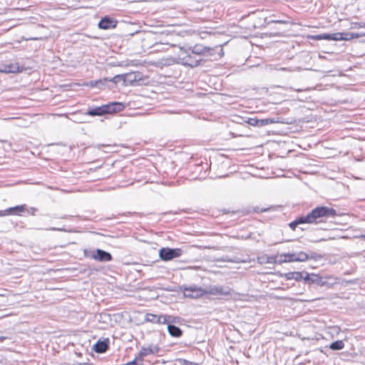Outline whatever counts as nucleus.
<instances>
[{
	"label": "nucleus",
	"mask_w": 365,
	"mask_h": 365,
	"mask_svg": "<svg viewBox=\"0 0 365 365\" xmlns=\"http://www.w3.org/2000/svg\"><path fill=\"white\" fill-rule=\"evenodd\" d=\"M159 350L160 349L157 345L150 344L148 346H143L138 355L139 356V359L143 361L145 356L158 354Z\"/></svg>",
	"instance_id": "nucleus-10"
},
{
	"label": "nucleus",
	"mask_w": 365,
	"mask_h": 365,
	"mask_svg": "<svg viewBox=\"0 0 365 365\" xmlns=\"http://www.w3.org/2000/svg\"><path fill=\"white\" fill-rule=\"evenodd\" d=\"M247 123L252 126L259 127V119H257L256 118H248V120H247Z\"/></svg>",
	"instance_id": "nucleus-30"
},
{
	"label": "nucleus",
	"mask_w": 365,
	"mask_h": 365,
	"mask_svg": "<svg viewBox=\"0 0 365 365\" xmlns=\"http://www.w3.org/2000/svg\"><path fill=\"white\" fill-rule=\"evenodd\" d=\"M274 22H277V23H283L282 21H274Z\"/></svg>",
	"instance_id": "nucleus-40"
},
{
	"label": "nucleus",
	"mask_w": 365,
	"mask_h": 365,
	"mask_svg": "<svg viewBox=\"0 0 365 365\" xmlns=\"http://www.w3.org/2000/svg\"><path fill=\"white\" fill-rule=\"evenodd\" d=\"M180 289L185 297L192 299L201 297L206 294V290L196 285H191L190 287H181Z\"/></svg>",
	"instance_id": "nucleus-4"
},
{
	"label": "nucleus",
	"mask_w": 365,
	"mask_h": 365,
	"mask_svg": "<svg viewBox=\"0 0 365 365\" xmlns=\"http://www.w3.org/2000/svg\"><path fill=\"white\" fill-rule=\"evenodd\" d=\"M108 113H112L119 112L123 110L124 106L122 103L112 102L108 104H105Z\"/></svg>",
	"instance_id": "nucleus-16"
},
{
	"label": "nucleus",
	"mask_w": 365,
	"mask_h": 365,
	"mask_svg": "<svg viewBox=\"0 0 365 365\" xmlns=\"http://www.w3.org/2000/svg\"><path fill=\"white\" fill-rule=\"evenodd\" d=\"M171 317L168 315H159L157 324H165L170 322Z\"/></svg>",
	"instance_id": "nucleus-26"
},
{
	"label": "nucleus",
	"mask_w": 365,
	"mask_h": 365,
	"mask_svg": "<svg viewBox=\"0 0 365 365\" xmlns=\"http://www.w3.org/2000/svg\"><path fill=\"white\" fill-rule=\"evenodd\" d=\"M6 339L5 336H0V341H3Z\"/></svg>",
	"instance_id": "nucleus-39"
},
{
	"label": "nucleus",
	"mask_w": 365,
	"mask_h": 365,
	"mask_svg": "<svg viewBox=\"0 0 365 365\" xmlns=\"http://www.w3.org/2000/svg\"><path fill=\"white\" fill-rule=\"evenodd\" d=\"M158 316L159 315L148 313L145 316V320L146 322H149L156 323L157 324Z\"/></svg>",
	"instance_id": "nucleus-27"
},
{
	"label": "nucleus",
	"mask_w": 365,
	"mask_h": 365,
	"mask_svg": "<svg viewBox=\"0 0 365 365\" xmlns=\"http://www.w3.org/2000/svg\"><path fill=\"white\" fill-rule=\"evenodd\" d=\"M257 262L260 264H270V263L276 264V261L274 259V256H269L267 255L258 257Z\"/></svg>",
	"instance_id": "nucleus-20"
},
{
	"label": "nucleus",
	"mask_w": 365,
	"mask_h": 365,
	"mask_svg": "<svg viewBox=\"0 0 365 365\" xmlns=\"http://www.w3.org/2000/svg\"><path fill=\"white\" fill-rule=\"evenodd\" d=\"M360 35L354 33H334V34H324L320 35L312 36L311 38L314 40H349L353 38H358Z\"/></svg>",
	"instance_id": "nucleus-3"
},
{
	"label": "nucleus",
	"mask_w": 365,
	"mask_h": 365,
	"mask_svg": "<svg viewBox=\"0 0 365 365\" xmlns=\"http://www.w3.org/2000/svg\"><path fill=\"white\" fill-rule=\"evenodd\" d=\"M198 56L195 55L190 49H184L180 48V51L178 55V58L172 59V63H178L185 66L190 67H195L199 65V63L202 61V58H197Z\"/></svg>",
	"instance_id": "nucleus-2"
},
{
	"label": "nucleus",
	"mask_w": 365,
	"mask_h": 365,
	"mask_svg": "<svg viewBox=\"0 0 365 365\" xmlns=\"http://www.w3.org/2000/svg\"><path fill=\"white\" fill-rule=\"evenodd\" d=\"M287 262H297L296 252L285 254Z\"/></svg>",
	"instance_id": "nucleus-29"
},
{
	"label": "nucleus",
	"mask_w": 365,
	"mask_h": 365,
	"mask_svg": "<svg viewBox=\"0 0 365 365\" xmlns=\"http://www.w3.org/2000/svg\"><path fill=\"white\" fill-rule=\"evenodd\" d=\"M233 293V290L228 287H223L222 285H214L210 286L206 294L211 295H222V296H231Z\"/></svg>",
	"instance_id": "nucleus-8"
},
{
	"label": "nucleus",
	"mask_w": 365,
	"mask_h": 365,
	"mask_svg": "<svg viewBox=\"0 0 365 365\" xmlns=\"http://www.w3.org/2000/svg\"><path fill=\"white\" fill-rule=\"evenodd\" d=\"M364 237H365V235H364Z\"/></svg>",
	"instance_id": "nucleus-42"
},
{
	"label": "nucleus",
	"mask_w": 365,
	"mask_h": 365,
	"mask_svg": "<svg viewBox=\"0 0 365 365\" xmlns=\"http://www.w3.org/2000/svg\"><path fill=\"white\" fill-rule=\"evenodd\" d=\"M108 113V110H106V105H103L101 106H98L92 109H89L86 114L91 115V116H101L104 114Z\"/></svg>",
	"instance_id": "nucleus-17"
},
{
	"label": "nucleus",
	"mask_w": 365,
	"mask_h": 365,
	"mask_svg": "<svg viewBox=\"0 0 365 365\" xmlns=\"http://www.w3.org/2000/svg\"><path fill=\"white\" fill-rule=\"evenodd\" d=\"M336 215V210L325 206L317 207L305 215L307 224H318Z\"/></svg>",
	"instance_id": "nucleus-1"
},
{
	"label": "nucleus",
	"mask_w": 365,
	"mask_h": 365,
	"mask_svg": "<svg viewBox=\"0 0 365 365\" xmlns=\"http://www.w3.org/2000/svg\"><path fill=\"white\" fill-rule=\"evenodd\" d=\"M295 91H298V92L304 91V90H302V89H295ZM304 91H309V89L307 88V89H304Z\"/></svg>",
	"instance_id": "nucleus-37"
},
{
	"label": "nucleus",
	"mask_w": 365,
	"mask_h": 365,
	"mask_svg": "<svg viewBox=\"0 0 365 365\" xmlns=\"http://www.w3.org/2000/svg\"><path fill=\"white\" fill-rule=\"evenodd\" d=\"M49 230H62L61 229L54 228V227H53V228H50Z\"/></svg>",
	"instance_id": "nucleus-38"
},
{
	"label": "nucleus",
	"mask_w": 365,
	"mask_h": 365,
	"mask_svg": "<svg viewBox=\"0 0 365 365\" xmlns=\"http://www.w3.org/2000/svg\"><path fill=\"white\" fill-rule=\"evenodd\" d=\"M284 277L288 280L294 279L296 281H299L303 278L302 274L299 272H288L284 274Z\"/></svg>",
	"instance_id": "nucleus-21"
},
{
	"label": "nucleus",
	"mask_w": 365,
	"mask_h": 365,
	"mask_svg": "<svg viewBox=\"0 0 365 365\" xmlns=\"http://www.w3.org/2000/svg\"><path fill=\"white\" fill-rule=\"evenodd\" d=\"M120 80L123 81V74L121 75H116L113 78L108 79L107 81H111L114 83H117Z\"/></svg>",
	"instance_id": "nucleus-31"
},
{
	"label": "nucleus",
	"mask_w": 365,
	"mask_h": 365,
	"mask_svg": "<svg viewBox=\"0 0 365 365\" xmlns=\"http://www.w3.org/2000/svg\"><path fill=\"white\" fill-rule=\"evenodd\" d=\"M182 251L179 248L172 249L168 247H163L161 248L159 251L160 258L163 261H168L174 258L179 257L182 255Z\"/></svg>",
	"instance_id": "nucleus-5"
},
{
	"label": "nucleus",
	"mask_w": 365,
	"mask_h": 365,
	"mask_svg": "<svg viewBox=\"0 0 365 365\" xmlns=\"http://www.w3.org/2000/svg\"><path fill=\"white\" fill-rule=\"evenodd\" d=\"M195 55L198 56L197 58H201L202 55L211 56L212 55L213 48L203 46L201 45H196L192 48H189Z\"/></svg>",
	"instance_id": "nucleus-9"
},
{
	"label": "nucleus",
	"mask_w": 365,
	"mask_h": 365,
	"mask_svg": "<svg viewBox=\"0 0 365 365\" xmlns=\"http://www.w3.org/2000/svg\"><path fill=\"white\" fill-rule=\"evenodd\" d=\"M25 210V205H17L10 207L6 210L0 211V216H4L9 214H19Z\"/></svg>",
	"instance_id": "nucleus-18"
},
{
	"label": "nucleus",
	"mask_w": 365,
	"mask_h": 365,
	"mask_svg": "<svg viewBox=\"0 0 365 365\" xmlns=\"http://www.w3.org/2000/svg\"><path fill=\"white\" fill-rule=\"evenodd\" d=\"M180 364L181 365H197L196 363H194V362H192V361H189L186 359H181L180 361Z\"/></svg>",
	"instance_id": "nucleus-32"
},
{
	"label": "nucleus",
	"mask_w": 365,
	"mask_h": 365,
	"mask_svg": "<svg viewBox=\"0 0 365 365\" xmlns=\"http://www.w3.org/2000/svg\"><path fill=\"white\" fill-rule=\"evenodd\" d=\"M125 65L126 66H138L139 65H140V63L138 61H136V60H133V61H130Z\"/></svg>",
	"instance_id": "nucleus-33"
},
{
	"label": "nucleus",
	"mask_w": 365,
	"mask_h": 365,
	"mask_svg": "<svg viewBox=\"0 0 365 365\" xmlns=\"http://www.w3.org/2000/svg\"><path fill=\"white\" fill-rule=\"evenodd\" d=\"M304 280L305 282H311V275L307 274V276L304 278Z\"/></svg>",
	"instance_id": "nucleus-34"
},
{
	"label": "nucleus",
	"mask_w": 365,
	"mask_h": 365,
	"mask_svg": "<svg viewBox=\"0 0 365 365\" xmlns=\"http://www.w3.org/2000/svg\"><path fill=\"white\" fill-rule=\"evenodd\" d=\"M307 223L305 216L297 217L295 220L289 224V227L291 230H294L296 227L301 224Z\"/></svg>",
	"instance_id": "nucleus-22"
},
{
	"label": "nucleus",
	"mask_w": 365,
	"mask_h": 365,
	"mask_svg": "<svg viewBox=\"0 0 365 365\" xmlns=\"http://www.w3.org/2000/svg\"><path fill=\"white\" fill-rule=\"evenodd\" d=\"M338 282L339 279L332 276H326L324 278L317 274H311V283L317 284L319 286H327L334 284Z\"/></svg>",
	"instance_id": "nucleus-6"
},
{
	"label": "nucleus",
	"mask_w": 365,
	"mask_h": 365,
	"mask_svg": "<svg viewBox=\"0 0 365 365\" xmlns=\"http://www.w3.org/2000/svg\"><path fill=\"white\" fill-rule=\"evenodd\" d=\"M108 78H106L104 79L98 80V81H91L89 83H86L84 85L88 86L91 87H101V86L105 85L106 82H107Z\"/></svg>",
	"instance_id": "nucleus-23"
},
{
	"label": "nucleus",
	"mask_w": 365,
	"mask_h": 365,
	"mask_svg": "<svg viewBox=\"0 0 365 365\" xmlns=\"http://www.w3.org/2000/svg\"><path fill=\"white\" fill-rule=\"evenodd\" d=\"M109 341L108 339H106L104 341H98L94 345V351L96 353L102 354L106 352L109 348Z\"/></svg>",
	"instance_id": "nucleus-15"
},
{
	"label": "nucleus",
	"mask_w": 365,
	"mask_h": 365,
	"mask_svg": "<svg viewBox=\"0 0 365 365\" xmlns=\"http://www.w3.org/2000/svg\"><path fill=\"white\" fill-rule=\"evenodd\" d=\"M24 68L18 63H10L2 65L0 67V72L1 73H19L21 72Z\"/></svg>",
	"instance_id": "nucleus-11"
},
{
	"label": "nucleus",
	"mask_w": 365,
	"mask_h": 365,
	"mask_svg": "<svg viewBox=\"0 0 365 365\" xmlns=\"http://www.w3.org/2000/svg\"><path fill=\"white\" fill-rule=\"evenodd\" d=\"M31 40H36L37 38H31Z\"/></svg>",
	"instance_id": "nucleus-41"
},
{
	"label": "nucleus",
	"mask_w": 365,
	"mask_h": 365,
	"mask_svg": "<svg viewBox=\"0 0 365 365\" xmlns=\"http://www.w3.org/2000/svg\"><path fill=\"white\" fill-rule=\"evenodd\" d=\"M168 331L172 336L175 337H180L182 334V330L178 327L173 324L168 325Z\"/></svg>",
	"instance_id": "nucleus-19"
},
{
	"label": "nucleus",
	"mask_w": 365,
	"mask_h": 365,
	"mask_svg": "<svg viewBox=\"0 0 365 365\" xmlns=\"http://www.w3.org/2000/svg\"><path fill=\"white\" fill-rule=\"evenodd\" d=\"M344 346V344L341 340L336 341L329 345V348L332 350H341Z\"/></svg>",
	"instance_id": "nucleus-24"
},
{
	"label": "nucleus",
	"mask_w": 365,
	"mask_h": 365,
	"mask_svg": "<svg viewBox=\"0 0 365 365\" xmlns=\"http://www.w3.org/2000/svg\"><path fill=\"white\" fill-rule=\"evenodd\" d=\"M116 26V21L113 19L106 16L101 19L98 23V27L101 29H109Z\"/></svg>",
	"instance_id": "nucleus-12"
},
{
	"label": "nucleus",
	"mask_w": 365,
	"mask_h": 365,
	"mask_svg": "<svg viewBox=\"0 0 365 365\" xmlns=\"http://www.w3.org/2000/svg\"><path fill=\"white\" fill-rule=\"evenodd\" d=\"M86 256L99 262H110L112 260L111 254L101 249H97L95 252L86 254Z\"/></svg>",
	"instance_id": "nucleus-7"
},
{
	"label": "nucleus",
	"mask_w": 365,
	"mask_h": 365,
	"mask_svg": "<svg viewBox=\"0 0 365 365\" xmlns=\"http://www.w3.org/2000/svg\"><path fill=\"white\" fill-rule=\"evenodd\" d=\"M285 254H281L279 255H274V259L276 261V264H282L287 263V257H285Z\"/></svg>",
	"instance_id": "nucleus-28"
},
{
	"label": "nucleus",
	"mask_w": 365,
	"mask_h": 365,
	"mask_svg": "<svg viewBox=\"0 0 365 365\" xmlns=\"http://www.w3.org/2000/svg\"><path fill=\"white\" fill-rule=\"evenodd\" d=\"M296 257H297V262H305L309 259H317L318 258H320V256H319L317 254L314 252H310L309 254H307L304 252H296Z\"/></svg>",
	"instance_id": "nucleus-13"
},
{
	"label": "nucleus",
	"mask_w": 365,
	"mask_h": 365,
	"mask_svg": "<svg viewBox=\"0 0 365 365\" xmlns=\"http://www.w3.org/2000/svg\"><path fill=\"white\" fill-rule=\"evenodd\" d=\"M140 80L139 74L136 73H128L123 74V81L125 86L131 85L133 83Z\"/></svg>",
	"instance_id": "nucleus-14"
},
{
	"label": "nucleus",
	"mask_w": 365,
	"mask_h": 365,
	"mask_svg": "<svg viewBox=\"0 0 365 365\" xmlns=\"http://www.w3.org/2000/svg\"><path fill=\"white\" fill-rule=\"evenodd\" d=\"M358 25L361 28H365V23H359Z\"/></svg>",
	"instance_id": "nucleus-36"
},
{
	"label": "nucleus",
	"mask_w": 365,
	"mask_h": 365,
	"mask_svg": "<svg viewBox=\"0 0 365 365\" xmlns=\"http://www.w3.org/2000/svg\"><path fill=\"white\" fill-rule=\"evenodd\" d=\"M278 120H276L274 118H265V119H259V127H262L269 124L277 123Z\"/></svg>",
	"instance_id": "nucleus-25"
},
{
	"label": "nucleus",
	"mask_w": 365,
	"mask_h": 365,
	"mask_svg": "<svg viewBox=\"0 0 365 365\" xmlns=\"http://www.w3.org/2000/svg\"><path fill=\"white\" fill-rule=\"evenodd\" d=\"M277 70H279V71H291L290 69L284 68V67L279 68H277Z\"/></svg>",
	"instance_id": "nucleus-35"
}]
</instances>
